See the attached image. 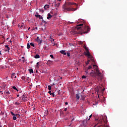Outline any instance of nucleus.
<instances>
[{"instance_id":"8","label":"nucleus","mask_w":127,"mask_h":127,"mask_svg":"<svg viewBox=\"0 0 127 127\" xmlns=\"http://www.w3.org/2000/svg\"><path fill=\"white\" fill-rule=\"evenodd\" d=\"M53 17V16H52V15H51L50 13H48V15H47V19L49 20L51 19L52 18V17Z\"/></svg>"},{"instance_id":"53","label":"nucleus","mask_w":127,"mask_h":127,"mask_svg":"<svg viewBox=\"0 0 127 127\" xmlns=\"http://www.w3.org/2000/svg\"><path fill=\"white\" fill-rule=\"evenodd\" d=\"M0 55H1V53L0 51Z\"/></svg>"},{"instance_id":"46","label":"nucleus","mask_w":127,"mask_h":127,"mask_svg":"<svg viewBox=\"0 0 127 127\" xmlns=\"http://www.w3.org/2000/svg\"><path fill=\"white\" fill-rule=\"evenodd\" d=\"M85 72H86V73H88V70H86L85 71Z\"/></svg>"},{"instance_id":"50","label":"nucleus","mask_w":127,"mask_h":127,"mask_svg":"<svg viewBox=\"0 0 127 127\" xmlns=\"http://www.w3.org/2000/svg\"><path fill=\"white\" fill-rule=\"evenodd\" d=\"M92 117V115H91L90 116H89V118H91Z\"/></svg>"},{"instance_id":"31","label":"nucleus","mask_w":127,"mask_h":127,"mask_svg":"<svg viewBox=\"0 0 127 127\" xmlns=\"http://www.w3.org/2000/svg\"><path fill=\"white\" fill-rule=\"evenodd\" d=\"M83 48L85 49L86 51L89 50L86 47V46H84L83 47Z\"/></svg>"},{"instance_id":"48","label":"nucleus","mask_w":127,"mask_h":127,"mask_svg":"<svg viewBox=\"0 0 127 127\" xmlns=\"http://www.w3.org/2000/svg\"><path fill=\"white\" fill-rule=\"evenodd\" d=\"M44 49H48L46 47H44Z\"/></svg>"},{"instance_id":"34","label":"nucleus","mask_w":127,"mask_h":127,"mask_svg":"<svg viewBox=\"0 0 127 127\" xmlns=\"http://www.w3.org/2000/svg\"><path fill=\"white\" fill-rule=\"evenodd\" d=\"M30 45L31 46H33V47H35V44L33 43H31L30 44Z\"/></svg>"},{"instance_id":"3","label":"nucleus","mask_w":127,"mask_h":127,"mask_svg":"<svg viewBox=\"0 0 127 127\" xmlns=\"http://www.w3.org/2000/svg\"><path fill=\"white\" fill-rule=\"evenodd\" d=\"M63 8L64 10H66L68 11H76L78 9V8H73V7H70L69 6H66V5H63Z\"/></svg>"},{"instance_id":"10","label":"nucleus","mask_w":127,"mask_h":127,"mask_svg":"<svg viewBox=\"0 0 127 127\" xmlns=\"http://www.w3.org/2000/svg\"><path fill=\"white\" fill-rule=\"evenodd\" d=\"M48 93L50 94V95H52V96H53V97H55V94L54 92H52V93H51V90H49V91H48Z\"/></svg>"},{"instance_id":"2","label":"nucleus","mask_w":127,"mask_h":127,"mask_svg":"<svg viewBox=\"0 0 127 127\" xmlns=\"http://www.w3.org/2000/svg\"><path fill=\"white\" fill-rule=\"evenodd\" d=\"M93 67L94 70H95L96 72H95L94 70H92V72L90 73V76L92 77H96L98 81H101L103 78L102 73L99 71L98 67L97 65H93Z\"/></svg>"},{"instance_id":"25","label":"nucleus","mask_w":127,"mask_h":127,"mask_svg":"<svg viewBox=\"0 0 127 127\" xmlns=\"http://www.w3.org/2000/svg\"><path fill=\"white\" fill-rule=\"evenodd\" d=\"M28 49H29L30 48V44H29V43L27 44V47Z\"/></svg>"},{"instance_id":"24","label":"nucleus","mask_w":127,"mask_h":127,"mask_svg":"<svg viewBox=\"0 0 127 127\" xmlns=\"http://www.w3.org/2000/svg\"><path fill=\"white\" fill-rule=\"evenodd\" d=\"M5 93L7 95L10 94V91H9V90H5Z\"/></svg>"},{"instance_id":"38","label":"nucleus","mask_w":127,"mask_h":127,"mask_svg":"<svg viewBox=\"0 0 127 127\" xmlns=\"http://www.w3.org/2000/svg\"><path fill=\"white\" fill-rule=\"evenodd\" d=\"M67 55L68 57H70V54L69 53H67Z\"/></svg>"},{"instance_id":"63","label":"nucleus","mask_w":127,"mask_h":127,"mask_svg":"<svg viewBox=\"0 0 127 127\" xmlns=\"http://www.w3.org/2000/svg\"><path fill=\"white\" fill-rule=\"evenodd\" d=\"M90 120V119H89L88 120Z\"/></svg>"},{"instance_id":"23","label":"nucleus","mask_w":127,"mask_h":127,"mask_svg":"<svg viewBox=\"0 0 127 127\" xmlns=\"http://www.w3.org/2000/svg\"><path fill=\"white\" fill-rule=\"evenodd\" d=\"M5 47L6 48H7V51H8V52H9V50H10V48L8 47V46L7 45H6V46H5Z\"/></svg>"},{"instance_id":"5","label":"nucleus","mask_w":127,"mask_h":127,"mask_svg":"<svg viewBox=\"0 0 127 127\" xmlns=\"http://www.w3.org/2000/svg\"><path fill=\"white\" fill-rule=\"evenodd\" d=\"M86 52H84V55L85 56H87L88 58H91V55H90V53H89V50L86 51Z\"/></svg>"},{"instance_id":"13","label":"nucleus","mask_w":127,"mask_h":127,"mask_svg":"<svg viewBox=\"0 0 127 127\" xmlns=\"http://www.w3.org/2000/svg\"><path fill=\"white\" fill-rule=\"evenodd\" d=\"M53 61L48 60L46 63L47 65H50L52 63Z\"/></svg>"},{"instance_id":"39","label":"nucleus","mask_w":127,"mask_h":127,"mask_svg":"<svg viewBox=\"0 0 127 127\" xmlns=\"http://www.w3.org/2000/svg\"><path fill=\"white\" fill-rule=\"evenodd\" d=\"M45 113H46V115H48V110L45 111Z\"/></svg>"},{"instance_id":"14","label":"nucleus","mask_w":127,"mask_h":127,"mask_svg":"<svg viewBox=\"0 0 127 127\" xmlns=\"http://www.w3.org/2000/svg\"><path fill=\"white\" fill-rule=\"evenodd\" d=\"M49 8V5L48 4H46L44 6L45 9H48Z\"/></svg>"},{"instance_id":"58","label":"nucleus","mask_w":127,"mask_h":127,"mask_svg":"<svg viewBox=\"0 0 127 127\" xmlns=\"http://www.w3.org/2000/svg\"><path fill=\"white\" fill-rule=\"evenodd\" d=\"M23 63H24V60H23Z\"/></svg>"},{"instance_id":"1","label":"nucleus","mask_w":127,"mask_h":127,"mask_svg":"<svg viewBox=\"0 0 127 127\" xmlns=\"http://www.w3.org/2000/svg\"><path fill=\"white\" fill-rule=\"evenodd\" d=\"M76 29L79 31L78 33L81 35L87 33L90 30V28L86 25L84 21H83L81 24L77 25Z\"/></svg>"},{"instance_id":"26","label":"nucleus","mask_w":127,"mask_h":127,"mask_svg":"<svg viewBox=\"0 0 127 127\" xmlns=\"http://www.w3.org/2000/svg\"><path fill=\"white\" fill-rule=\"evenodd\" d=\"M16 116L15 115H14L13 116V119L14 120H16Z\"/></svg>"},{"instance_id":"55","label":"nucleus","mask_w":127,"mask_h":127,"mask_svg":"<svg viewBox=\"0 0 127 127\" xmlns=\"http://www.w3.org/2000/svg\"><path fill=\"white\" fill-rule=\"evenodd\" d=\"M16 78V76H15L14 78Z\"/></svg>"},{"instance_id":"28","label":"nucleus","mask_w":127,"mask_h":127,"mask_svg":"<svg viewBox=\"0 0 127 127\" xmlns=\"http://www.w3.org/2000/svg\"><path fill=\"white\" fill-rule=\"evenodd\" d=\"M50 57H51V58H52V59H54L55 58L54 57V56L53 55H50Z\"/></svg>"},{"instance_id":"62","label":"nucleus","mask_w":127,"mask_h":127,"mask_svg":"<svg viewBox=\"0 0 127 127\" xmlns=\"http://www.w3.org/2000/svg\"><path fill=\"white\" fill-rule=\"evenodd\" d=\"M10 42H11V41H10Z\"/></svg>"},{"instance_id":"35","label":"nucleus","mask_w":127,"mask_h":127,"mask_svg":"<svg viewBox=\"0 0 127 127\" xmlns=\"http://www.w3.org/2000/svg\"><path fill=\"white\" fill-rule=\"evenodd\" d=\"M86 78V76H85V75H82V79H85V78Z\"/></svg>"},{"instance_id":"15","label":"nucleus","mask_w":127,"mask_h":127,"mask_svg":"<svg viewBox=\"0 0 127 127\" xmlns=\"http://www.w3.org/2000/svg\"><path fill=\"white\" fill-rule=\"evenodd\" d=\"M54 5L56 7H59L60 5V2H58V3L57 4H54Z\"/></svg>"},{"instance_id":"21","label":"nucleus","mask_w":127,"mask_h":127,"mask_svg":"<svg viewBox=\"0 0 127 127\" xmlns=\"http://www.w3.org/2000/svg\"><path fill=\"white\" fill-rule=\"evenodd\" d=\"M12 88H13V89L14 90H16L17 92H18V90L17 88L15 86H12Z\"/></svg>"},{"instance_id":"11","label":"nucleus","mask_w":127,"mask_h":127,"mask_svg":"<svg viewBox=\"0 0 127 127\" xmlns=\"http://www.w3.org/2000/svg\"><path fill=\"white\" fill-rule=\"evenodd\" d=\"M35 16L37 18H39V19H43V17H41V15H36Z\"/></svg>"},{"instance_id":"9","label":"nucleus","mask_w":127,"mask_h":127,"mask_svg":"<svg viewBox=\"0 0 127 127\" xmlns=\"http://www.w3.org/2000/svg\"><path fill=\"white\" fill-rule=\"evenodd\" d=\"M60 52L61 53V54H63L64 55H67V53L65 52V50L60 51Z\"/></svg>"},{"instance_id":"33","label":"nucleus","mask_w":127,"mask_h":127,"mask_svg":"<svg viewBox=\"0 0 127 127\" xmlns=\"http://www.w3.org/2000/svg\"><path fill=\"white\" fill-rule=\"evenodd\" d=\"M21 79L23 80H25V77L24 76H22L21 77Z\"/></svg>"},{"instance_id":"12","label":"nucleus","mask_w":127,"mask_h":127,"mask_svg":"<svg viewBox=\"0 0 127 127\" xmlns=\"http://www.w3.org/2000/svg\"><path fill=\"white\" fill-rule=\"evenodd\" d=\"M89 59H90V61H91L92 63H95V61L94 60V58L91 56V58H88Z\"/></svg>"},{"instance_id":"52","label":"nucleus","mask_w":127,"mask_h":127,"mask_svg":"<svg viewBox=\"0 0 127 127\" xmlns=\"http://www.w3.org/2000/svg\"><path fill=\"white\" fill-rule=\"evenodd\" d=\"M17 97H19V94H17Z\"/></svg>"},{"instance_id":"54","label":"nucleus","mask_w":127,"mask_h":127,"mask_svg":"<svg viewBox=\"0 0 127 127\" xmlns=\"http://www.w3.org/2000/svg\"><path fill=\"white\" fill-rule=\"evenodd\" d=\"M0 127H2L1 126V125H0Z\"/></svg>"},{"instance_id":"60","label":"nucleus","mask_w":127,"mask_h":127,"mask_svg":"<svg viewBox=\"0 0 127 127\" xmlns=\"http://www.w3.org/2000/svg\"><path fill=\"white\" fill-rule=\"evenodd\" d=\"M53 85H55V83H53Z\"/></svg>"},{"instance_id":"27","label":"nucleus","mask_w":127,"mask_h":127,"mask_svg":"<svg viewBox=\"0 0 127 127\" xmlns=\"http://www.w3.org/2000/svg\"><path fill=\"white\" fill-rule=\"evenodd\" d=\"M39 65V62L37 63V64H36V67L38 68Z\"/></svg>"},{"instance_id":"59","label":"nucleus","mask_w":127,"mask_h":127,"mask_svg":"<svg viewBox=\"0 0 127 127\" xmlns=\"http://www.w3.org/2000/svg\"><path fill=\"white\" fill-rule=\"evenodd\" d=\"M56 45V44H54V45H53V46H55Z\"/></svg>"},{"instance_id":"51","label":"nucleus","mask_w":127,"mask_h":127,"mask_svg":"<svg viewBox=\"0 0 127 127\" xmlns=\"http://www.w3.org/2000/svg\"><path fill=\"white\" fill-rule=\"evenodd\" d=\"M58 1H62V0H57Z\"/></svg>"},{"instance_id":"43","label":"nucleus","mask_w":127,"mask_h":127,"mask_svg":"<svg viewBox=\"0 0 127 127\" xmlns=\"http://www.w3.org/2000/svg\"><path fill=\"white\" fill-rule=\"evenodd\" d=\"M51 42H53V41H55V39H51Z\"/></svg>"},{"instance_id":"61","label":"nucleus","mask_w":127,"mask_h":127,"mask_svg":"<svg viewBox=\"0 0 127 127\" xmlns=\"http://www.w3.org/2000/svg\"><path fill=\"white\" fill-rule=\"evenodd\" d=\"M54 5V4H53L52 5V6H53Z\"/></svg>"},{"instance_id":"45","label":"nucleus","mask_w":127,"mask_h":127,"mask_svg":"<svg viewBox=\"0 0 127 127\" xmlns=\"http://www.w3.org/2000/svg\"><path fill=\"white\" fill-rule=\"evenodd\" d=\"M67 110V108H65V109H64V111H66Z\"/></svg>"},{"instance_id":"32","label":"nucleus","mask_w":127,"mask_h":127,"mask_svg":"<svg viewBox=\"0 0 127 127\" xmlns=\"http://www.w3.org/2000/svg\"><path fill=\"white\" fill-rule=\"evenodd\" d=\"M92 68V66L91 65H89L88 67H87V69H90Z\"/></svg>"},{"instance_id":"37","label":"nucleus","mask_w":127,"mask_h":127,"mask_svg":"<svg viewBox=\"0 0 127 127\" xmlns=\"http://www.w3.org/2000/svg\"><path fill=\"white\" fill-rule=\"evenodd\" d=\"M90 61V60H88L87 62L86 63L87 65L89 64Z\"/></svg>"},{"instance_id":"47","label":"nucleus","mask_w":127,"mask_h":127,"mask_svg":"<svg viewBox=\"0 0 127 127\" xmlns=\"http://www.w3.org/2000/svg\"><path fill=\"white\" fill-rule=\"evenodd\" d=\"M69 45L70 46L73 45V44H69Z\"/></svg>"},{"instance_id":"19","label":"nucleus","mask_w":127,"mask_h":127,"mask_svg":"<svg viewBox=\"0 0 127 127\" xmlns=\"http://www.w3.org/2000/svg\"><path fill=\"white\" fill-rule=\"evenodd\" d=\"M18 26L19 27L21 28V27H23L24 26V24H18Z\"/></svg>"},{"instance_id":"36","label":"nucleus","mask_w":127,"mask_h":127,"mask_svg":"<svg viewBox=\"0 0 127 127\" xmlns=\"http://www.w3.org/2000/svg\"><path fill=\"white\" fill-rule=\"evenodd\" d=\"M81 100H84V99H85V97H83V96H82V95H81Z\"/></svg>"},{"instance_id":"30","label":"nucleus","mask_w":127,"mask_h":127,"mask_svg":"<svg viewBox=\"0 0 127 127\" xmlns=\"http://www.w3.org/2000/svg\"><path fill=\"white\" fill-rule=\"evenodd\" d=\"M42 22L44 24V25H46L47 23V22L44 21V20H43Z\"/></svg>"},{"instance_id":"49","label":"nucleus","mask_w":127,"mask_h":127,"mask_svg":"<svg viewBox=\"0 0 127 127\" xmlns=\"http://www.w3.org/2000/svg\"><path fill=\"white\" fill-rule=\"evenodd\" d=\"M105 90V88H104V89H102V91H103V92Z\"/></svg>"},{"instance_id":"18","label":"nucleus","mask_w":127,"mask_h":127,"mask_svg":"<svg viewBox=\"0 0 127 127\" xmlns=\"http://www.w3.org/2000/svg\"><path fill=\"white\" fill-rule=\"evenodd\" d=\"M29 72L30 73H34V71H33V69H29Z\"/></svg>"},{"instance_id":"6","label":"nucleus","mask_w":127,"mask_h":127,"mask_svg":"<svg viewBox=\"0 0 127 127\" xmlns=\"http://www.w3.org/2000/svg\"><path fill=\"white\" fill-rule=\"evenodd\" d=\"M22 99V101H21V102H25L26 101H27V97H25L24 95H23L21 97L19 98V99Z\"/></svg>"},{"instance_id":"22","label":"nucleus","mask_w":127,"mask_h":127,"mask_svg":"<svg viewBox=\"0 0 127 127\" xmlns=\"http://www.w3.org/2000/svg\"><path fill=\"white\" fill-rule=\"evenodd\" d=\"M86 123H87V121H86V120H84V121H83V122H82V123H83V125H84V126H86Z\"/></svg>"},{"instance_id":"17","label":"nucleus","mask_w":127,"mask_h":127,"mask_svg":"<svg viewBox=\"0 0 127 127\" xmlns=\"http://www.w3.org/2000/svg\"><path fill=\"white\" fill-rule=\"evenodd\" d=\"M75 96L77 100L80 99V95L79 94H76Z\"/></svg>"},{"instance_id":"20","label":"nucleus","mask_w":127,"mask_h":127,"mask_svg":"<svg viewBox=\"0 0 127 127\" xmlns=\"http://www.w3.org/2000/svg\"><path fill=\"white\" fill-rule=\"evenodd\" d=\"M48 88L49 91H51L52 90V86L51 85H48Z\"/></svg>"},{"instance_id":"40","label":"nucleus","mask_w":127,"mask_h":127,"mask_svg":"<svg viewBox=\"0 0 127 127\" xmlns=\"http://www.w3.org/2000/svg\"><path fill=\"white\" fill-rule=\"evenodd\" d=\"M10 113H11V114L12 116L15 115L13 114V113L12 112H11Z\"/></svg>"},{"instance_id":"16","label":"nucleus","mask_w":127,"mask_h":127,"mask_svg":"<svg viewBox=\"0 0 127 127\" xmlns=\"http://www.w3.org/2000/svg\"><path fill=\"white\" fill-rule=\"evenodd\" d=\"M35 58H36V59H38L39 58H40V56L39 55H36V56L34 57Z\"/></svg>"},{"instance_id":"56","label":"nucleus","mask_w":127,"mask_h":127,"mask_svg":"<svg viewBox=\"0 0 127 127\" xmlns=\"http://www.w3.org/2000/svg\"><path fill=\"white\" fill-rule=\"evenodd\" d=\"M36 29H37V27H36Z\"/></svg>"},{"instance_id":"29","label":"nucleus","mask_w":127,"mask_h":127,"mask_svg":"<svg viewBox=\"0 0 127 127\" xmlns=\"http://www.w3.org/2000/svg\"><path fill=\"white\" fill-rule=\"evenodd\" d=\"M14 104H15V105L18 106V105H19L20 104V103H19V102H16Z\"/></svg>"},{"instance_id":"57","label":"nucleus","mask_w":127,"mask_h":127,"mask_svg":"<svg viewBox=\"0 0 127 127\" xmlns=\"http://www.w3.org/2000/svg\"><path fill=\"white\" fill-rule=\"evenodd\" d=\"M22 58H23V59H24V57H22Z\"/></svg>"},{"instance_id":"4","label":"nucleus","mask_w":127,"mask_h":127,"mask_svg":"<svg viewBox=\"0 0 127 127\" xmlns=\"http://www.w3.org/2000/svg\"><path fill=\"white\" fill-rule=\"evenodd\" d=\"M73 5H77V3H76L75 2L68 1V2H65V4H64L63 6L69 7V6H72Z\"/></svg>"},{"instance_id":"41","label":"nucleus","mask_w":127,"mask_h":127,"mask_svg":"<svg viewBox=\"0 0 127 127\" xmlns=\"http://www.w3.org/2000/svg\"><path fill=\"white\" fill-rule=\"evenodd\" d=\"M15 73H12L11 76H15Z\"/></svg>"},{"instance_id":"42","label":"nucleus","mask_w":127,"mask_h":127,"mask_svg":"<svg viewBox=\"0 0 127 127\" xmlns=\"http://www.w3.org/2000/svg\"><path fill=\"white\" fill-rule=\"evenodd\" d=\"M98 104V103H95V104H93V106H96V105H97Z\"/></svg>"},{"instance_id":"44","label":"nucleus","mask_w":127,"mask_h":127,"mask_svg":"<svg viewBox=\"0 0 127 127\" xmlns=\"http://www.w3.org/2000/svg\"><path fill=\"white\" fill-rule=\"evenodd\" d=\"M68 104V103L67 102H65V105H67Z\"/></svg>"},{"instance_id":"7","label":"nucleus","mask_w":127,"mask_h":127,"mask_svg":"<svg viewBox=\"0 0 127 127\" xmlns=\"http://www.w3.org/2000/svg\"><path fill=\"white\" fill-rule=\"evenodd\" d=\"M36 41L39 43V44L40 45H41V44L42 43V40L40 39L39 37H37V39H36Z\"/></svg>"}]
</instances>
